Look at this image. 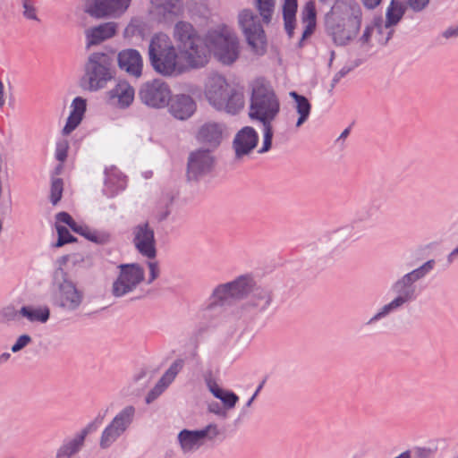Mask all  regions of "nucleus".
<instances>
[{
	"instance_id": "f3484780",
	"label": "nucleus",
	"mask_w": 458,
	"mask_h": 458,
	"mask_svg": "<svg viewBox=\"0 0 458 458\" xmlns=\"http://www.w3.org/2000/svg\"><path fill=\"white\" fill-rule=\"evenodd\" d=\"M131 2V0H89L85 11L98 19L118 16L128 9Z\"/></svg>"
},
{
	"instance_id": "423d86ee",
	"label": "nucleus",
	"mask_w": 458,
	"mask_h": 458,
	"mask_svg": "<svg viewBox=\"0 0 458 458\" xmlns=\"http://www.w3.org/2000/svg\"><path fill=\"white\" fill-rule=\"evenodd\" d=\"M209 53L224 64L230 65L239 57V40L236 34L227 26H222L207 33Z\"/></svg>"
},
{
	"instance_id": "aec40b11",
	"label": "nucleus",
	"mask_w": 458,
	"mask_h": 458,
	"mask_svg": "<svg viewBox=\"0 0 458 458\" xmlns=\"http://www.w3.org/2000/svg\"><path fill=\"white\" fill-rule=\"evenodd\" d=\"M96 429L95 423H89L72 438L64 439L57 449L56 458H72L78 454L84 445L86 437Z\"/></svg>"
},
{
	"instance_id": "6ab92c4d",
	"label": "nucleus",
	"mask_w": 458,
	"mask_h": 458,
	"mask_svg": "<svg viewBox=\"0 0 458 458\" xmlns=\"http://www.w3.org/2000/svg\"><path fill=\"white\" fill-rule=\"evenodd\" d=\"M259 142L257 131L250 126L242 128L234 136L233 147L235 152V158L242 159L248 156Z\"/></svg>"
},
{
	"instance_id": "20e7f679",
	"label": "nucleus",
	"mask_w": 458,
	"mask_h": 458,
	"mask_svg": "<svg viewBox=\"0 0 458 458\" xmlns=\"http://www.w3.org/2000/svg\"><path fill=\"white\" fill-rule=\"evenodd\" d=\"M84 299L83 293L69 278L64 268L58 267L53 276L51 302L61 310L72 313L78 310Z\"/></svg>"
},
{
	"instance_id": "393cba45",
	"label": "nucleus",
	"mask_w": 458,
	"mask_h": 458,
	"mask_svg": "<svg viewBox=\"0 0 458 458\" xmlns=\"http://www.w3.org/2000/svg\"><path fill=\"white\" fill-rule=\"evenodd\" d=\"M116 30L117 23L114 21L104 22L88 29L85 31L87 47L98 45L101 42L113 38L116 33Z\"/></svg>"
},
{
	"instance_id": "6e6552de",
	"label": "nucleus",
	"mask_w": 458,
	"mask_h": 458,
	"mask_svg": "<svg viewBox=\"0 0 458 458\" xmlns=\"http://www.w3.org/2000/svg\"><path fill=\"white\" fill-rule=\"evenodd\" d=\"M361 25L360 7L347 17H327L326 30L336 46L348 45L358 34Z\"/></svg>"
},
{
	"instance_id": "7c9ffc66",
	"label": "nucleus",
	"mask_w": 458,
	"mask_h": 458,
	"mask_svg": "<svg viewBox=\"0 0 458 458\" xmlns=\"http://www.w3.org/2000/svg\"><path fill=\"white\" fill-rule=\"evenodd\" d=\"M208 389L216 398L219 399L223 403L224 407L227 410L233 409L239 401V397L233 391L221 388L215 382L208 383Z\"/></svg>"
},
{
	"instance_id": "1a4fd4ad",
	"label": "nucleus",
	"mask_w": 458,
	"mask_h": 458,
	"mask_svg": "<svg viewBox=\"0 0 458 458\" xmlns=\"http://www.w3.org/2000/svg\"><path fill=\"white\" fill-rule=\"evenodd\" d=\"M251 287V276L243 275L236 279L220 284L215 287L209 297V308L217 306H229L235 301L248 297V291Z\"/></svg>"
},
{
	"instance_id": "ea45409f",
	"label": "nucleus",
	"mask_w": 458,
	"mask_h": 458,
	"mask_svg": "<svg viewBox=\"0 0 458 458\" xmlns=\"http://www.w3.org/2000/svg\"><path fill=\"white\" fill-rule=\"evenodd\" d=\"M64 190L63 180L60 178H55L52 180L50 189V201L55 206L62 198Z\"/></svg>"
},
{
	"instance_id": "e433bc0d",
	"label": "nucleus",
	"mask_w": 458,
	"mask_h": 458,
	"mask_svg": "<svg viewBox=\"0 0 458 458\" xmlns=\"http://www.w3.org/2000/svg\"><path fill=\"white\" fill-rule=\"evenodd\" d=\"M275 4L276 0H255V6L264 23H270L275 11Z\"/></svg>"
},
{
	"instance_id": "774afa93",
	"label": "nucleus",
	"mask_w": 458,
	"mask_h": 458,
	"mask_svg": "<svg viewBox=\"0 0 458 458\" xmlns=\"http://www.w3.org/2000/svg\"><path fill=\"white\" fill-rule=\"evenodd\" d=\"M457 458H458V454H457Z\"/></svg>"
},
{
	"instance_id": "72a5a7b5",
	"label": "nucleus",
	"mask_w": 458,
	"mask_h": 458,
	"mask_svg": "<svg viewBox=\"0 0 458 458\" xmlns=\"http://www.w3.org/2000/svg\"><path fill=\"white\" fill-rule=\"evenodd\" d=\"M244 106L243 94L239 90L231 88L225 98V105L221 107V111H225L228 114H236Z\"/></svg>"
},
{
	"instance_id": "5701e85b",
	"label": "nucleus",
	"mask_w": 458,
	"mask_h": 458,
	"mask_svg": "<svg viewBox=\"0 0 458 458\" xmlns=\"http://www.w3.org/2000/svg\"><path fill=\"white\" fill-rule=\"evenodd\" d=\"M169 112L178 120H187L196 111L193 98L185 94L175 95L169 100Z\"/></svg>"
},
{
	"instance_id": "864d4df0",
	"label": "nucleus",
	"mask_w": 458,
	"mask_h": 458,
	"mask_svg": "<svg viewBox=\"0 0 458 458\" xmlns=\"http://www.w3.org/2000/svg\"><path fill=\"white\" fill-rule=\"evenodd\" d=\"M383 0H360L361 4L365 8L368 10H374L376 9Z\"/></svg>"
},
{
	"instance_id": "58836bf2",
	"label": "nucleus",
	"mask_w": 458,
	"mask_h": 458,
	"mask_svg": "<svg viewBox=\"0 0 458 458\" xmlns=\"http://www.w3.org/2000/svg\"><path fill=\"white\" fill-rule=\"evenodd\" d=\"M55 227L58 233V239L55 243V247H62L66 243L73 242L76 241V238L71 234L65 226L60 225L56 223Z\"/></svg>"
},
{
	"instance_id": "9b49d317",
	"label": "nucleus",
	"mask_w": 458,
	"mask_h": 458,
	"mask_svg": "<svg viewBox=\"0 0 458 458\" xmlns=\"http://www.w3.org/2000/svg\"><path fill=\"white\" fill-rule=\"evenodd\" d=\"M238 23L252 50L258 55H263L266 52L267 38L259 16L250 9H243L238 14Z\"/></svg>"
},
{
	"instance_id": "f257e3e1",
	"label": "nucleus",
	"mask_w": 458,
	"mask_h": 458,
	"mask_svg": "<svg viewBox=\"0 0 458 458\" xmlns=\"http://www.w3.org/2000/svg\"><path fill=\"white\" fill-rule=\"evenodd\" d=\"M280 111L279 100L268 81L257 79L252 84L249 115L252 120H258L263 125V142L258 153L267 152L272 146V121Z\"/></svg>"
},
{
	"instance_id": "dca6fc26",
	"label": "nucleus",
	"mask_w": 458,
	"mask_h": 458,
	"mask_svg": "<svg viewBox=\"0 0 458 458\" xmlns=\"http://www.w3.org/2000/svg\"><path fill=\"white\" fill-rule=\"evenodd\" d=\"M215 164L211 150L199 148L190 153L187 162L186 175L189 181H198L208 174Z\"/></svg>"
},
{
	"instance_id": "79ce46f5",
	"label": "nucleus",
	"mask_w": 458,
	"mask_h": 458,
	"mask_svg": "<svg viewBox=\"0 0 458 458\" xmlns=\"http://www.w3.org/2000/svg\"><path fill=\"white\" fill-rule=\"evenodd\" d=\"M430 0H404L403 4L413 13L423 12L429 4Z\"/></svg>"
},
{
	"instance_id": "5fc2aeb1",
	"label": "nucleus",
	"mask_w": 458,
	"mask_h": 458,
	"mask_svg": "<svg viewBox=\"0 0 458 458\" xmlns=\"http://www.w3.org/2000/svg\"><path fill=\"white\" fill-rule=\"evenodd\" d=\"M443 37L445 38L458 37V26L455 28L451 27V28H448L447 30H445L443 32Z\"/></svg>"
},
{
	"instance_id": "7ed1b4c3",
	"label": "nucleus",
	"mask_w": 458,
	"mask_h": 458,
	"mask_svg": "<svg viewBox=\"0 0 458 458\" xmlns=\"http://www.w3.org/2000/svg\"><path fill=\"white\" fill-rule=\"evenodd\" d=\"M114 54L105 52L91 53L84 64V74L81 86L89 91L104 89L114 79Z\"/></svg>"
},
{
	"instance_id": "e2e57ef3",
	"label": "nucleus",
	"mask_w": 458,
	"mask_h": 458,
	"mask_svg": "<svg viewBox=\"0 0 458 458\" xmlns=\"http://www.w3.org/2000/svg\"><path fill=\"white\" fill-rule=\"evenodd\" d=\"M393 33H394V30H390L388 31V33H387V37H386V40H385V43H386V42L391 38V37H392Z\"/></svg>"
},
{
	"instance_id": "f03ea898",
	"label": "nucleus",
	"mask_w": 458,
	"mask_h": 458,
	"mask_svg": "<svg viewBox=\"0 0 458 458\" xmlns=\"http://www.w3.org/2000/svg\"><path fill=\"white\" fill-rule=\"evenodd\" d=\"M174 38L180 54L190 67L201 68L208 63L207 36L202 38L191 22H176L174 27Z\"/></svg>"
},
{
	"instance_id": "473e14b6",
	"label": "nucleus",
	"mask_w": 458,
	"mask_h": 458,
	"mask_svg": "<svg viewBox=\"0 0 458 458\" xmlns=\"http://www.w3.org/2000/svg\"><path fill=\"white\" fill-rule=\"evenodd\" d=\"M297 0H284L283 4V18L284 29L290 38L293 35L295 17L297 12Z\"/></svg>"
},
{
	"instance_id": "09e8293b",
	"label": "nucleus",
	"mask_w": 458,
	"mask_h": 458,
	"mask_svg": "<svg viewBox=\"0 0 458 458\" xmlns=\"http://www.w3.org/2000/svg\"><path fill=\"white\" fill-rule=\"evenodd\" d=\"M358 64H355L352 66L345 65L338 72H336L332 80L330 88L331 90L335 87V85L340 81L342 78H344L346 74H348L352 69H354Z\"/></svg>"
},
{
	"instance_id": "c85d7f7f",
	"label": "nucleus",
	"mask_w": 458,
	"mask_h": 458,
	"mask_svg": "<svg viewBox=\"0 0 458 458\" xmlns=\"http://www.w3.org/2000/svg\"><path fill=\"white\" fill-rule=\"evenodd\" d=\"M108 94L111 99H117L122 108L128 107L134 99V89L125 81H120Z\"/></svg>"
},
{
	"instance_id": "69168bd1",
	"label": "nucleus",
	"mask_w": 458,
	"mask_h": 458,
	"mask_svg": "<svg viewBox=\"0 0 458 458\" xmlns=\"http://www.w3.org/2000/svg\"><path fill=\"white\" fill-rule=\"evenodd\" d=\"M334 55H335V52H332V54H331V59H333ZM330 62H332V60H330Z\"/></svg>"
},
{
	"instance_id": "412c9836",
	"label": "nucleus",
	"mask_w": 458,
	"mask_h": 458,
	"mask_svg": "<svg viewBox=\"0 0 458 458\" xmlns=\"http://www.w3.org/2000/svg\"><path fill=\"white\" fill-rule=\"evenodd\" d=\"M55 218L57 223L66 224L73 232L82 235L92 242L103 244L108 242V234L99 233L97 231L89 229L86 225H78L67 212H59L56 214Z\"/></svg>"
},
{
	"instance_id": "8fccbe9b",
	"label": "nucleus",
	"mask_w": 458,
	"mask_h": 458,
	"mask_svg": "<svg viewBox=\"0 0 458 458\" xmlns=\"http://www.w3.org/2000/svg\"><path fill=\"white\" fill-rule=\"evenodd\" d=\"M68 142L66 140L59 141L56 145L55 157L58 161L64 162L67 157Z\"/></svg>"
},
{
	"instance_id": "4468645a",
	"label": "nucleus",
	"mask_w": 458,
	"mask_h": 458,
	"mask_svg": "<svg viewBox=\"0 0 458 458\" xmlns=\"http://www.w3.org/2000/svg\"><path fill=\"white\" fill-rule=\"evenodd\" d=\"M140 101L153 108H162L168 105L171 90L167 83L159 79L147 81L139 89Z\"/></svg>"
},
{
	"instance_id": "a878e982",
	"label": "nucleus",
	"mask_w": 458,
	"mask_h": 458,
	"mask_svg": "<svg viewBox=\"0 0 458 458\" xmlns=\"http://www.w3.org/2000/svg\"><path fill=\"white\" fill-rule=\"evenodd\" d=\"M157 15L164 20H173L184 13L183 0H150Z\"/></svg>"
},
{
	"instance_id": "f8f14e48",
	"label": "nucleus",
	"mask_w": 458,
	"mask_h": 458,
	"mask_svg": "<svg viewBox=\"0 0 458 458\" xmlns=\"http://www.w3.org/2000/svg\"><path fill=\"white\" fill-rule=\"evenodd\" d=\"M136 409L127 405L122 409L102 431L99 446L102 449L109 448L132 424Z\"/></svg>"
},
{
	"instance_id": "b1692460",
	"label": "nucleus",
	"mask_w": 458,
	"mask_h": 458,
	"mask_svg": "<svg viewBox=\"0 0 458 458\" xmlns=\"http://www.w3.org/2000/svg\"><path fill=\"white\" fill-rule=\"evenodd\" d=\"M251 289L248 291V305L259 312L266 311L273 301V293L267 287L258 286L251 277Z\"/></svg>"
},
{
	"instance_id": "f704fd0d",
	"label": "nucleus",
	"mask_w": 458,
	"mask_h": 458,
	"mask_svg": "<svg viewBox=\"0 0 458 458\" xmlns=\"http://www.w3.org/2000/svg\"><path fill=\"white\" fill-rule=\"evenodd\" d=\"M20 312L21 317L26 318L30 322L46 323L50 316V310L47 307L34 308L32 306H23Z\"/></svg>"
},
{
	"instance_id": "39448f33",
	"label": "nucleus",
	"mask_w": 458,
	"mask_h": 458,
	"mask_svg": "<svg viewBox=\"0 0 458 458\" xmlns=\"http://www.w3.org/2000/svg\"><path fill=\"white\" fill-rule=\"evenodd\" d=\"M148 56L150 64L157 72L165 76L175 73L178 55L166 34L157 33L151 38Z\"/></svg>"
},
{
	"instance_id": "c756f323",
	"label": "nucleus",
	"mask_w": 458,
	"mask_h": 458,
	"mask_svg": "<svg viewBox=\"0 0 458 458\" xmlns=\"http://www.w3.org/2000/svg\"><path fill=\"white\" fill-rule=\"evenodd\" d=\"M406 6L400 0H391L386 13L385 28L395 26L405 13Z\"/></svg>"
},
{
	"instance_id": "338daca9",
	"label": "nucleus",
	"mask_w": 458,
	"mask_h": 458,
	"mask_svg": "<svg viewBox=\"0 0 458 458\" xmlns=\"http://www.w3.org/2000/svg\"><path fill=\"white\" fill-rule=\"evenodd\" d=\"M167 214L162 216V219H165L166 217Z\"/></svg>"
},
{
	"instance_id": "a19ab883",
	"label": "nucleus",
	"mask_w": 458,
	"mask_h": 458,
	"mask_svg": "<svg viewBox=\"0 0 458 458\" xmlns=\"http://www.w3.org/2000/svg\"><path fill=\"white\" fill-rule=\"evenodd\" d=\"M21 317L20 310H17L13 306H7L0 310V322L9 323L13 321H18Z\"/></svg>"
},
{
	"instance_id": "37998d69",
	"label": "nucleus",
	"mask_w": 458,
	"mask_h": 458,
	"mask_svg": "<svg viewBox=\"0 0 458 458\" xmlns=\"http://www.w3.org/2000/svg\"><path fill=\"white\" fill-rule=\"evenodd\" d=\"M168 386V385H165V383H161V379L158 380L157 385L154 386L152 390L148 392L147 394L145 401L147 403H151L154 402Z\"/></svg>"
},
{
	"instance_id": "4be33fe9",
	"label": "nucleus",
	"mask_w": 458,
	"mask_h": 458,
	"mask_svg": "<svg viewBox=\"0 0 458 458\" xmlns=\"http://www.w3.org/2000/svg\"><path fill=\"white\" fill-rule=\"evenodd\" d=\"M118 66L129 75L139 78L141 76L143 60L140 52L133 48L123 49L117 55Z\"/></svg>"
},
{
	"instance_id": "680f3d73",
	"label": "nucleus",
	"mask_w": 458,
	"mask_h": 458,
	"mask_svg": "<svg viewBox=\"0 0 458 458\" xmlns=\"http://www.w3.org/2000/svg\"><path fill=\"white\" fill-rule=\"evenodd\" d=\"M255 398H256V395H252V396L248 400V402L246 403L245 407H250V406L252 404V403H253V401L255 400Z\"/></svg>"
},
{
	"instance_id": "0e129e2a",
	"label": "nucleus",
	"mask_w": 458,
	"mask_h": 458,
	"mask_svg": "<svg viewBox=\"0 0 458 458\" xmlns=\"http://www.w3.org/2000/svg\"><path fill=\"white\" fill-rule=\"evenodd\" d=\"M62 259H63V262L64 263L66 261V259H67V257L66 256H63Z\"/></svg>"
},
{
	"instance_id": "a18cd8bd",
	"label": "nucleus",
	"mask_w": 458,
	"mask_h": 458,
	"mask_svg": "<svg viewBox=\"0 0 458 458\" xmlns=\"http://www.w3.org/2000/svg\"><path fill=\"white\" fill-rule=\"evenodd\" d=\"M32 342L30 335L24 334L20 335L11 347L13 352H18Z\"/></svg>"
},
{
	"instance_id": "bf43d9fd",
	"label": "nucleus",
	"mask_w": 458,
	"mask_h": 458,
	"mask_svg": "<svg viewBox=\"0 0 458 458\" xmlns=\"http://www.w3.org/2000/svg\"><path fill=\"white\" fill-rule=\"evenodd\" d=\"M349 133H350V128H346L345 130H344L342 131V133L340 134L338 140H344V139L347 138Z\"/></svg>"
},
{
	"instance_id": "4d7b16f0",
	"label": "nucleus",
	"mask_w": 458,
	"mask_h": 458,
	"mask_svg": "<svg viewBox=\"0 0 458 458\" xmlns=\"http://www.w3.org/2000/svg\"><path fill=\"white\" fill-rule=\"evenodd\" d=\"M458 257V246L456 248H454L448 255H447V258H446V260H447V263L450 265L452 264L455 259L456 258Z\"/></svg>"
},
{
	"instance_id": "a211bd4d",
	"label": "nucleus",
	"mask_w": 458,
	"mask_h": 458,
	"mask_svg": "<svg viewBox=\"0 0 458 458\" xmlns=\"http://www.w3.org/2000/svg\"><path fill=\"white\" fill-rule=\"evenodd\" d=\"M231 87L225 78L220 74L214 73L208 76L205 85V96L211 106L221 111L225 105L226 97Z\"/></svg>"
},
{
	"instance_id": "3c124183",
	"label": "nucleus",
	"mask_w": 458,
	"mask_h": 458,
	"mask_svg": "<svg viewBox=\"0 0 458 458\" xmlns=\"http://www.w3.org/2000/svg\"><path fill=\"white\" fill-rule=\"evenodd\" d=\"M225 407H222L221 404L217 402H212L208 404V411L216 415H218L222 418L227 417V412Z\"/></svg>"
},
{
	"instance_id": "6e6d98bb",
	"label": "nucleus",
	"mask_w": 458,
	"mask_h": 458,
	"mask_svg": "<svg viewBox=\"0 0 458 458\" xmlns=\"http://www.w3.org/2000/svg\"><path fill=\"white\" fill-rule=\"evenodd\" d=\"M316 23L314 22H307L305 30L302 33L301 40L305 39L307 37L310 36L313 33Z\"/></svg>"
},
{
	"instance_id": "603ef678",
	"label": "nucleus",
	"mask_w": 458,
	"mask_h": 458,
	"mask_svg": "<svg viewBox=\"0 0 458 458\" xmlns=\"http://www.w3.org/2000/svg\"><path fill=\"white\" fill-rule=\"evenodd\" d=\"M373 30H374V27L373 26H366V28H365L361 37L360 38V41L362 44L369 43V41L370 40V38H371Z\"/></svg>"
},
{
	"instance_id": "4c0bfd02",
	"label": "nucleus",
	"mask_w": 458,
	"mask_h": 458,
	"mask_svg": "<svg viewBox=\"0 0 458 458\" xmlns=\"http://www.w3.org/2000/svg\"><path fill=\"white\" fill-rule=\"evenodd\" d=\"M184 365V360L182 359H178L174 360L168 369L164 373V375L161 377V383H165V385H170L174 379L175 378L176 375L181 371Z\"/></svg>"
},
{
	"instance_id": "13d9d810",
	"label": "nucleus",
	"mask_w": 458,
	"mask_h": 458,
	"mask_svg": "<svg viewBox=\"0 0 458 458\" xmlns=\"http://www.w3.org/2000/svg\"><path fill=\"white\" fill-rule=\"evenodd\" d=\"M11 354L9 352H3L0 355V364H4L9 360Z\"/></svg>"
},
{
	"instance_id": "0eeeda50",
	"label": "nucleus",
	"mask_w": 458,
	"mask_h": 458,
	"mask_svg": "<svg viewBox=\"0 0 458 458\" xmlns=\"http://www.w3.org/2000/svg\"><path fill=\"white\" fill-rule=\"evenodd\" d=\"M435 266V259H428L395 280L390 286V291L394 295V299L397 300L403 307L414 301L418 297L416 282L426 277Z\"/></svg>"
},
{
	"instance_id": "c03bdc74",
	"label": "nucleus",
	"mask_w": 458,
	"mask_h": 458,
	"mask_svg": "<svg viewBox=\"0 0 458 458\" xmlns=\"http://www.w3.org/2000/svg\"><path fill=\"white\" fill-rule=\"evenodd\" d=\"M302 21L305 22L316 23V10L312 1L306 3L302 11Z\"/></svg>"
},
{
	"instance_id": "2eb2a0df",
	"label": "nucleus",
	"mask_w": 458,
	"mask_h": 458,
	"mask_svg": "<svg viewBox=\"0 0 458 458\" xmlns=\"http://www.w3.org/2000/svg\"><path fill=\"white\" fill-rule=\"evenodd\" d=\"M131 242L139 254L148 259H156L157 251L155 231L148 222L134 225L131 229Z\"/></svg>"
},
{
	"instance_id": "49530a36",
	"label": "nucleus",
	"mask_w": 458,
	"mask_h": 458,
	"mask_svg": "<svg viewBox=\"0 0 458 458\" xmlns=\"http://www.w3.org/2000/svg\"><path fill=\"white\" fill-rule=\"evenodd\" d=\"M147 264L149 270L147 284H151L159 276L160 269L157 261H152V259H149Z\"/></svg>"
},
{
	"instance_id": "052dcab7",
	"label": "nucleus",
	"mask_w": 458,
	"mask_h": 458,
	"mask_svg": "<svg viewBox=\"0 0 458 458\" xmlns=\"http://www.w3.org/2000/svg\"><path fill=\"white\" fill-rule=\"evenodd\" d=\"M265 384V380H263L259 385V386L257 387L255 393L252 394V395H256V397L258 396L259 393L260 392V390L262 389L263 386Z\"/></svg>"
},
{
	"instance_id": "cd10ccee",
	"label": "nucleus",
	"mask_w": 458,
	"mask_h": 458,
	"mask_svg": "<svg viewBox=\"0 0 458 458\" xmlns=\"http://www.w3.org/2000/svg\"><path fill=\"white\" fill-rule=\"evenodd\" d=\"M222 132V127L218 123H207L199 128L197 140L201 143L216 148L221 142Z\"/></svg>"
},
{
	"instance_id": "9d476101",
	"label": "nucleus",
	"mask_w": 458,
	"mask_h": 458,
	"mask_svg": "<svg viewBox=\"0 0 458 458\" xmlns=\"http://www.w3.org/2000/svg\"><path fill=\"white\" fill-rule=\"evenodd\" d=\"M118 274L112 284L111 293L115 298L133 293L145 280V269L139 263H126L117 266Z\"/></svg>"
},
{
	"instance_id": "de8ad7c7",
	"label": "nucleus",
	"mask_w": 458,
	"mask_h": 458,
	"mask_svg": "<svg viewBox=\"0 0 458 458\" xmlns=\"http://www.w3.org/2000/svg\"><path fill=\"white\" fill-rule=\"evenodd\" d=\"M23 15L25 18L34 21H38L36 8L33 6L30 0H22Z\"/></svg>"
},
{
	"instance_id": "2f4dec72",
	"label": "nucleus",
	"mask_w": 458,
	"mask_h": 458,
	"mask_svg": "<svg viewBox=\"0 0 458 458\" xmlns=\"http://www.w3.org/2000/svg\"><path fill=\"white\" fill-rule=\"evenodd\" d=\"M290 97L295 101V109L299 114L296 127H301L308 119L311 111V105L308 98L295 91L290 92Z\"/></svg>"
},
{
	"instance_id": "c9c22d12",
	"label": "nucleus",
	"mask_w": 458,
	"mask_h": 458,
	"mask_svg": "<svg viewBox=\"0 0 458 458\" xmlns=\"http://www.w3.org/2000/svg\"><path fill=\"white\" fill-rule=\"evenodd\" d=\"M404 307L394 298L388 303L383 305L367 322V325H372L382 320L392 313H394Z\"/></svg>"
},
{
	"instance_id": "ddd939ff",
	"label": "nucleus",
	"mask_w": 458,
	"mask_h": 458,
	"mask_svg": "<svg viewBox=\"0 0 458 458\" xmlns=\"http://www.w3.org/2000/svg\"><path fill=\"white\" fill-rule=\"evenodd\" d=\"M220 435L216 424H208L199 430L182 429L179 432L177 439L184 454H191L198 451L203 445L204 439L214 440Z\"/></svg>"
},
{
	"instance_id": "bb28decb",
	"label": "nucleus",
	"mask_w": 458,
	"mask_h": 458,
	"mask_svg": "<svg viewBox=\"0 0 458 458\" xmlns=\"http://www.w3.org/2000/svg\"><path fill=\"white\" fill-rule=\"evenodd\" d=\"M86 99L76 97L72 102V110L67 118V122L63 129V134L68 135L81 123L86 112Z\"/></svg>"
}]
</instances>
